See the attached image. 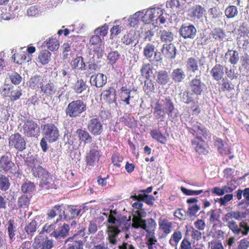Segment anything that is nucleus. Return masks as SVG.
Masks as SVG:
<instances>
[{"instance_id":"obj_1","label":"nucleus","mask_w":249,"mask_h":249,"mask_svg":"<svg viewBox=\"0 0 249 249\" xmlns=\"http://www.w3.org/2000/svg\"><path fill=\"white\" fill-rule=\"evenodd\" d=\"M107 222V239L109 244L115 246L117 244V238L118 235L122 231L125 232L128 231L129 230V225L125 220L116 219L115 216L111 214L108 216Z\"/></svg>"},{"instance_id":"obj_2","label":"nucleus","mask_w":249,"mask_h":249,"mask_svg":"<svg viewBox=\"0 0 249 249\" xmlns=\"http://www.w3.org/2000/svg\"><path fill=\"white\" fill-rule=\"evenodd\" d=\"M138 216H134L132 218V226L135 229L141 228L147 232H153L155 231L157 223L153 218L148 219L147 220L142 219V217L145 216V212H141L137 210L135 212Z\"/></svg>"},{"instance_id":"obj_3","label":"nucleus","mask_w":249,"mask_h":249,"mask_svg":"<svg viewBox=\"0 0 249 249\" xmlns=\"http://www.w3.org/2000/svg\"><path fill=\"white\" fill-rule=\"evenodd\" d=\"M87 109L86 104L81 100H74L70 102L66 107V116L71 118L80 117Z\"/></svg>"},{"instance_id":"obj_4","label":"nucleus","mask_w":249,"mask_h":249,"mask_svg":"<svg viewBox=\"0 0 249 249\" xmlns=\"http://www.w3.org/2000/svg\"><path fill=\"white\" fill-rule=\"evenodd\" d=\"M0 168L16 178H20L21 175L18 167L13 162L11 155H4L0 158Z\"/></svg>"},{"instance_id":"obj_5","label":"nucleus","mask_w":249,"mask_h":249,"mask_svg":"<svg viewBox=\"0 0 249 249\" xmlns=\"http://www.w3.org/2000/svg\"><path fill=\"white\" fill-rule=\"evenodd\" d=\"M9 146L17 150V155L26 148V142L24 137L18 133L12 134L8 139Z\"/></svg>"},{"instance_id":"obj_6","label":"nucleus","mask_w":249,"mask_h":249,"mask_svg":"<svg viewBox=\"0 0 249 249\" xmlns=\"http://www.w3.org/2000/svg\"><path fill=\"white\" fill-rule=\"evenodd\" d=\"M189 124L190 126L187 128L191 133L196 136L195 138L202 139V137L206 138L209 136V131H207L205 127L200 123L193 121L190 122Z\"/></svg>"},{"instance_id":"obj_7","label":"nucleus","mask_w":249,"mask_h":249,"mask_svg":"<svg viewBox=\"0 0 249 249\" xmlns=\"http://www.w3.org/2000/svg\"><path fill=\"white\" fill-rule=\"evenodd\" d=\"M201 75L202 72L199 71L198 73L196 74L189 82L191 91L196 95H201L206 88L205 83L201 80Z\"/></svg>"},{"instance_id":"obj_8","label":"nucleus","mask_w":249,"mask_h":249,"mask_svg":"<svg viewBox=\"0 0 249 249\" xmlns=\"http://www.w3.org/2000/svg\"><path fill=\"white\" fill-rule=\"evenodd\" d=\"M180 36L185 39H194L196 36V28L190 23L183 24L178 31Z\"/></svg>"},{"instance_id":"obj_9","label":"nucleus","mask_w":249,"mask_h":249,"mask_svg":"<svg viewBox=\"0 0 249 249\" xmlns=\"http://www.w3.org/2000/svg\"><path fill=\"white\" fill-rule=\"evenodd\" d=\"M44 137L49 142H53L57 140L59 136L58 128L53 124H47L44 126Z\"/></svg>"},{"instance_id":"obj_10","label":"nucleus","mask_w":249,"mask_h":249,"mask_svg":"<svg viewBox=\"0 0 249 249\" xmlns=\"http://www.w3.org/2000/svg\"><path fill=\"white\" fill-rule=\"evenodd\" d=\"M32 171L34 177L40 179V185L43 187L50 183L51 178L48 172L41 166L38 165L32 169Z\"/></svg>"},{"instance_id":"obj_11","label":"nucleus","mask_w":249,"mask_h":249,"mask_svg":"<svg viewBox=\"0 0 249 249\" xmlns=\"http://www.w3.org/2000/svg\"><path fill=\"white\" fill-rule=\"evenodd\" d=\"M24 134L28 137H37L40 133L38 125L33 120H27L23 125Z\"/></svg>"},{"instance_id":"obj_12","label":"nucleus","mask_w":249,"mask_h":249,"mask_svg":"<svg viewBox=\"0 0 249 249\" xmlns=\"http://www.w3.org/2000/svg\"><path fill=\"white\" fill-rule=\"evenodd\" d=\"M156 104L161 107V109L168 115L169 117L174 119L177 117L174 104L170 98H165L159 101Z\"/></svg>"},{"instance_id":"obj_13","label":"nucleus","mask_w":249,"mask_h":249,"mask_svg":"<svg viewBox=\"0 0 249 249\" xmlns=\"http://www.w3.org/2000/svg\"><path fill=\"white\" fill-rule=\"evenodd\" d=\"M108 27L106 24L101 27H99L95 30L96 35L92 36L90 40L89 43L94 46L97 47L104 45L100 36H105L107 33Z\"/></svg>"},{"instance_id":"obj_14","label":"nucleus","mask_w":249,"mask_h":249,"mask_svg":"<svg viewBox=\"0 0 249 249\" xmlns=\"http://www.w3.org/2000/svg\"><path fill=\"white\" fill-rule=\"evenodd\" d=\"M88 130L95 136L100 135L103 131V123L99 118H92L88 124Z\"/></svg>"},{"instance_id":"obj_15","label":"nucleus","mask_w":249,"mask_h":249,"mask_svg":"<svg viewBox=\"0 0 249 249\" xmlns=\"http://www.w3.org/2000/svg\"><path fill=\"white\" fill-rule=\"evenodd\" d=\"M100 155L97 149V147L91 145L90 147V150L87 153L86 156V162L89 166H93L98 163Z\"/></svg>"},{"instance_id":"obj_16","label":"nucleus","mask_w":249,"mask_h":249,"mask_svg":"<svg viewBox=\"0 0 249 249\" xmlns=\"http://www.w3.org/2000/svg\"><path fill=\"white\" fill-rule=\"evenodd\" d=\"M161 12V9L160 8H153L148 9L145 12L144 14L142 17V21L145 24H149L152 21L158 19L157 17Z\"/></svg>"},{"instance_id":"obj_17","label":"nucleus","mask_w":249,"mask_h":249,"mask_svg":"<svg viewBox=\"0 0 249 249\" xmlns=\"http://www.w3.org/2000/svg\"><path fill=\"white\" fill-rule=\"evenodd\" d=\"M81 209L76 208L74 206H68L64 207L63 206V211H64V214H62L63 221H68L79 215L81 212Z\"/></svg>"},{"instance_id":"obj_18","label":"nucleus","mask_w":249,"mask_h":249,"mask_svg":"<svg viewBox=\"0 0 249 249\" xmlns=\"http://www.w3.org/2000/svg\"><path fill=\"white\" fill-rule=\"evenodd\" d=\"M162 54L168 59H174L177 53V49L172 43L164 44L161 49Z\"/></svg>"},{"instance_id":"obj_19","label":"nucleus","mask_w":249,"mask_h":249,"mask_svg":"<svg viewBox=\"0 0 249 249\" xmlns=\"http://www.w3.org/2000/svg\"><path fill=\"white\" fill-rule=\"evenodd\" d=\"M107 82V76L101 73L92 75L90 76V83L91 85L97 88L103 87Z\"/></svg>"},{"instance_id":"obj_20","label":"nucleus","mask_w":249,"mask_h":249,"mask_svg":"<svg viewBox=\"0 0 249 249\" xmlns=\"http://www.w3.org/2000/svg\"><path fill=\"white\" fill-rule=\"evenodd\" d=\"M201 65L200 60H197L194 57L188 58L185 62L187 71L195 74L199 71V65Z\"/></svg>"},{"instance_id":"obj_21","label":"nucleus","mask_w":249,"mask_h":249,"mask_svg":"<svg viewBox=\"0 0 249 249\" xmlns=\"http://www.w3.org/2000/svg\"><path fill=\"white\" fill-rule=\"evenodd\" d=\"M70 226L67 224H64L62 226L59 227L51 233V235L55 239L65 238L69 235L70 231Z\"/></svg>"},{"instance_id":"obj_22","label":"nucleus","mask_w":249,"mask_h":249,"mask_svg":"<svg viewBox=\"0 0 249 249\" xmlns=\"http://www.w3.org/2000/svg\"><path fill=\"white\" fill-rule=\"evenodd\" d=\"M154 77L158 84L162 86L166 85L170 80L168 72L165 70L156 71Z\"/></svg>"},{"instance_id":"obj_23","label":"nucleus","mask_w":249,"mask_h":249,"mask_svg":"<svg viewBox=\"0 0 249 249\" xmlns=\"http://www.w3.org/2000/svg\"><path fill=\"white\" fill-rule=\"evenodd\" d=\"M196 152L200 154H206L208 153V147L202 139L195 138L192 141Z\"/></svg>"},{"instance_id":"obj_24","label":"nucleus","mask_w":249,"mask_h":249,"mask_svg":"<svg viewBox=\"0 0 249 249\" xmlns=\"http://www.w3.org/2000/svg\"><path fill=\"white\" fill-rule=\"evenodd\" d=\"M186 77L185 71L181 68L174 69L171 73L172 79L175 83L182 82Z\"/></svg>"},{"instance_id":"obj_25","label":"nucleus","mask_w":249,"mask_h":249,"mask_svg":"<svg viewBox=\"0 0 249 249\" xmlns=\"http://www.w3.org/2000/svg\"><path fill=\"white\" fill-rule=\"evenodd\" d=\"M38 220V218L36 217L30 222L27 223L24 227V230L26 232L28 238H31L36 231Z\"/></svg>"},{"instance_id":"obj_26","label":"nucleus","mask_w":249,"mask_h":249,"mask_svg":"<svg viewBox=\"0 0 249 249\" xmlns=\"http://www.w3.org/2000/svg\"><path fill=\"white\" fill-rule=\"evenodd\" d=\"M64 211H63L62 205H56L48 211L47 215L50 218H54L56 215H58V218L56 221V222H58L59 221H63L62 214H64Z\"/></svg>"},{"instance_id":"obj_27","label":"nucleus","mask_w":249,"mask_h":249,"mask_svg":"<svg viewBox=\"0 0 249 249\" xmlns=\"http://www.w3.org/2000/svg\"><path fill=\"white\" fill-rule=\"evenodd\" d=\"M69 243L68 246L73 249H82L83 246V242L78 239L77 235L74 234L71 237H70L65 240V244Z\"/></svg>"},{"instance_id":"obj_28","label":"nucleus","mask_w":249,"mask_h":249,"mask_svg":"<svg viewBox=\"0 0 249 249\" xmlns=\"http://www.w3.org/2000/svg\"><path fill=\"white\" fill-rule=\"evenodd\" d=\"M213 79L216 81H219L223 78L224 75V67L220 64H216L210 71Z\"/></svg>"},{"instance_id":"obj_29","label":"nucleus","mask_w":249,"mask_h":249,"mask_svg":"<svg viewBox=\"0 0 249 249\" xmlns=\"http://www.w3.org/2000/svg\"><path fill=\"white\" fill-rule=\"evenodd\" d=\"M159 34L161 41L165 44L170 43L174 40V35L169 30H160Z\"/></svg>"},{"instance_id":"obj_30","label":"nucleus","mask_w":249,"mask_h":249,"mask_svg":"<svg viewBox=\"0 0 249 249\" xmlns=\"http://www.w3.org/2000/svg\"><path fill=\"white\" fill-rule=\"evenodd\" d=\"M79 140L85 144L90 143L92 141V138L89 133L85 129H78L76 131Z\"/></svg>"},{"instance_id":"obj_31","label":"nucleus","mask_w":249,"mask_h":249,"mask_svg":"<svg viewBox=\"0 0 249 249\" xmlns=\"http://www.w3.org/2000/svg\"><path fill=\"white\" fill-rule=\"evenodd\" d=\"M194 94H195L193 92H191L188 90H183L182 89L178 93V96L180 101L185 104H189L194 100Z\"/></svg>"},{"instance_id":"obj_32","label":"nucleus","mask_w":249,"mask_h":249,"mask_svg":"<svg viewBox=\"0 0 249 249\" xmlns=\"http://www.w3.org/2000/svg\"><path fill=\"white\" fill-rule=\"evenodd\" d=\"M249 231V226L247 223L242 221L237 224L234 223V235H239L241 233L242 235H247Z\"/></svg>"},{"instance_id":"obj_33","label":"nucleus","mask_w":249,"mask_h":249,"mask_svg":"<svg viewBox=\"0 0 249 249\" xmlns=\"http://www.w3.org/2000/svg\"><path fill=\"white\" fill-rule=\"evenodd\" d=\"M32 196L30 194H23L18 199V208L25 209L28 207L30 203Z\"/></svg>"},{"instance_id":"obj_34","label":"nucleus","mask_w":249,"mask_h":249,"mask_svg":"<svg viewBox=\"0 0 249 249\" xmlns=\"http://www.w3.org/2000/svg\"><path fill=\"white\" fill-rule=\"evenodd\" d=\"M88 87L86 82L81 79L75 82L73 87V89L77 94H81L85 91Z\"/></svg>"},{"instance_id":"obj_35","label":"nucleus","mask_w":249,"mask_h":249,"mask_svg":"<svg viewBox=\"0 0 249 249\" xmlns=\"http://www.w3.org/2000/svg\"><path fill=\"white\" fill-rule=\"evenodd\" d=\"M116 90L112 88L103 91L102 94L104 99L106 100L109 104L116 101Z\"/></svg>"},{"instance_id":"obj_36","label":"nucleus","mask_w":249,"mask_h":249,"mask_svg":"<svg viewBox=\"0 0 249 249\" xmlns=\"http://www.w3.org/2000/svg\"><path fill=\"white\" fill-rule=\"evenodd\" d=\"M71 66L73 69L83 70L85 69L86 65L82 56L77 57L72 60L70 63Z\"/></svg>"},{"instance_id":"obj_37","label":"nucleus","mask_w":249,"mask_h":249,"mask_svg":"<svg viewBox=\"0 0 249 249\" xmlns=\"http://www.w3.org/2000/svg\"><path fill=\"white\" fill-rule=\"evenodd\" d=\"M155 51V46L151 43H148L143 49V55L151 61Z\"/></svg>"},{"instance_id":"obj_38","label":"nucleus","mask_w":249,"mask_h":249,"mask_svg":"<svg viewBox=\"0 0 249 249\" xmlns=\"http://www.w3.org/2000/svg\"><path fill=\"white\" fill-rule=\"evenodd\" d=\"M42 81L43 79L41 76L35 75L31 77L29 81V86L33 89H35L36 87L41 88Z\"/></svg>"},{"instance_id":"obj_39","label":"nucleus","mask_w":249,"mask_h":249,"mask_svg":"<svg viewBox=\"0 0 249 249\" xmlns=\"http://www.w3.org/2000/svg\"><path fill=\"white\" fill-rule=\"evenodd\" d=\"M205 10L200 5H196L193 7L190 11V15L192 17L199 19L203 17Z\"/></svg>"},{"instance_id":"obj_40","label":"nucleus","mask_w":249,"mask_h":249,"mask_svg":"<svg viewBox=\"0 0 249 249\" xmlns=\"http://www.w3.org/2000/svg\"><path fill=\"white\" fill-rule=\"evenodd\" d=\"M43 45L47 47L51 51L57 50L59 48V44L56 38H49L44 42Z\"/></svg>"},{"instance_id":"obj_41","label":"nucleus","mask_w":249,"mask_h":249,"mask_svg":"<svg viewBox=\"0 0 249 249\" xmlns=\"http://www.w3.org/2000/svg\"><path fill=\"white\" fill-rule=\"evenodd\" d=\"M160 229L166 234L170 233L172 231V223L168 220L163 219L159 222Z\"/></svg>"},{"instance_id":"obj_42","label":"nucleus","mask_w":249,"mask_h":249,"mask_svg":"<svg viewBox=\"0 0 249 249\" xmlns=\"http://www.w3.org/2000/svg\"><path fill=\"white\" fill-rule=\"evenodd\" d=\"M41 91L46 95H52L55 93L56 88L53 83H48L41 87Z\"/></svg>"},{"instance_id":"obj_43","label":"nucleus","mask_w":249,"mask_h":249,"mask_svg":"<svg viewBox=\"0 0 249 249\" xmlns=\"http://www.w3.org/2000/svg\"><path fill=\"white\" fill-rule=\"evenodd\" d=\"M35 189V185L34 183L30 181H25L21 185V190L25 194H29L33 192Z\"/></svg>"},{"instance_id":"obj_44","label":"nucleus","mask_w":249,"mask_h":249,"mask_svg":"<svg viewBox=\"0 0 249 249\" xmlns=\"http://www.w3.org/2000/svg\"><path fill=\"white\" fill-rule=\"evenodd\" d=\"M51 53L48 50L41 51L38 55L39 62L43 65L48 64L51 59Z\"/></svg>"},{"instance_id":"obj_45","label":"nucleus","mask_w":249,"mask_h":249,"mask_svg":"<svg viewBox=\"0 0 249 249\" xmlns=\"http://www.w3.org/2000/svg\"><path fill=\"white\" fill-rule=\"evenodd\" d=\"M135 37L133 34H127L124 36L122 41L125 45L135 46L137 43V42H135Z\"/></svg>"},{"instance_id":"obj_46","label":"nucleus","mask_w":249,"mask_h":249,"mask_svg":"<svg viewBox=\"0 0 249 249\" xmlns=\"http://www.w3.org/2000/svg\"><path fill=\"white\" fill-rule=\"evenodd\" d=\"M165 112L157 104L154 108L153 115L159 121H163L166 117Z\"/></svg>"},{"instance_id":"obj_47","label":"nucleus","mask_w":249,"mask_h":249,"mask_svg":"<svg viewBox=\"0 0 249 249\" xmlns=\"http://www.w3.org/2000/svg\"><path fill=\"white\" fill-rule=\"evenodd\" d=\"M150 134L153 139L161 143L164 144L167 141L165 137L164 136L161 132H159L157 130L154 129L151 130Z\"/></svg>"},{"instance_id":"obj_48","label":"nucleus","mask_w":249,"mask_h":249,"mask_svg":"<svg viewBox=\"0 0 249 249\" xmlns=\"http://www.w3.org/2000/svg\"><path fill=\"white\" fill-rule=\"evenodd\" d=\"M144 11V10L138 11L130 17L129 20V24L131 26L135 27L137 25L138 22L140 19V16L142 17L143 16Z\"/></svg>"},{"instance_id":"obj_49","label":"nucleus","mask_w":249,"mask_h":249,"mask_svg":"<svg viewBox=\"0 0 249 249\" xmlns=\"http://www.w3.org/2000/svg\"><path fill=\"white\" fill-rule=\"evenodd\" d=\"M140 71L142 76H144L145 79L150 78L152 70L151 68L150 64H143L141 69Z\"/></svg>"},{"instance_id":"obj_50","label":"nucleus","mask_w":249,"mask_h":249,"mask_svg":"<svg viewBox=\"0 0 249 249\" xmlns=\"http://www.w3.org/2000/svg\"><path fill=\"white\" fill-rule=\"evenodd\" d=\"M10 183L8 177L3 175H0V190L3 191H7L10 187Z\"/></svg>"},{"instance_id":"obj_51","label":"nucleus","mask_w":249,"mask_h":249,"mask_svg":"<svg viewBox=\"0 0 249 249\" xmlns=\"http://www.w3.org/2000/svg\"><path fill=\"white\" fill-rule=\"evenodd\" d=\"M22 90L19 87H12L10 98L12 101H16L19 99L22 95Z\"/></svg>"},{"instance_id":"obj_52","label":"nucleus","mask_w":249,"mask_h":249,"mask_svg":"<svg viewBox=\"0 0 249 249\" xmlns=\"http://www.w3.org/2000/svg\"><path fill=\"white\" fill-rule=\"evenodd\" d=\"M156 30L155 29H150L142 32L141 36L142 37L145 41H152L154 36L155 35Z\"/></svg>"},{"instance_id":"obj_53","label":"nucleus","mask_w":249,"mask_h":249,"mask_svg":"<svg viewBox=\"0 0 249 249\" xmlns=\"http://www.w3.org/2000/svg\"><path fill=\"white\" fill-rule=\"evenodd\" d=\"M136 95V89L130 90L127 92H125V94L122 95V101L125 103L126 105H129L130 104V100L131 98H134Z\"/></svg>"},{"instance_id":"obj_54","label":"nucleus","mask_w":249,"mask_h":249,"mask_svg":"<svg viewBox=\"0 0 249 249\" xmlns=\"http://www.w3.org/2000/svg\"><path fill=\"white\" fill-rule=\"evenodd\" d=\"M15 221L13 219H10L8 222V235L9 236V238L10 240H13V239H15V232L16 231L15 229L16 227L15 226Z\"/></svg>"},{"instance_id":"obj_55","label":"nucleus","mask_w":249,"mask_h":249,"mask_svg":"<svg viewBox=\"0 0 249 249\" xmlns=\"http://www.w3.org/2000/svg\"><path fill=\"white\" fill-rule=\"evenodd\" d=\"M143 90L146 93H148L150 92H154L155 90V87L153 81L149 79H146L144 82V86Z\"/></svg>"},{"instance_id":"obj_56","label":"nucleus","mask_w":249,"mask_h":249,"mask_svg":"<svg viewBox=\"0 0 249 249\" xmlns=\"http://www.w3.org/2000/svg\"><path fill=\"white\" fill-rule=\"evenodd\" d=\"M233 213L232 212L227 213L223 218V221L233 232Z\"/></svg>"},{"instance_id":"obj_57","label":"nucleus","mask_w":249,"mask_h":249,"mask_svg":"<svg viewBox=\"0 0 249 249\" xmlns=\"http://www.w3.org/2000/svg\"><path fill=\"white\" fill-rule=\"evenodd\" d=\"M120 56V54L117 51H112L110 52L107 56L108 63L111 65L115 64Z\"/></svg>"},{"instance_id":"obj_58","label":"nucleus","mask_w":249,"mask_h":249,"mask_svg":"<svg viewBox=\"0 0 249 249\" xmlns=\"http://www.w3.org/2000/svg\"><path fill=\"white\" fill-rule=\"evenodd\" d=\"M139 197H140V201L144 202L148 205H153L155 198L153 196L139 193Z\"/></svg>"},{"instance_id":"obj_59","label":"nucleus","mask_w":249,"mask_h":249,"mask_svg":"<svg viewBox=\"0 0 249 249\" xmlns=\"http://www.w3.org/2000/svg\"><path fill=\"white\" fill-rule=\"evenodd\" d=\"M225 72L228 77L231 79V81L225 82L224 83V87L228 90L232 89H233V85L231 83V81L233 78V72L231 69L230 70L226 69Z\"/></svg>"},{"instance_id":"obj_60","label":"nucleus","mask_w":249,"mask_h":249,"mask_svg":"<svg viewBox=\"0 0 249 249\" xmlns=\"http://www.w3.org/2000/svg\"><path fill=\"white\" fill-rule=\"evenodd\" d=\"M211 35L213 38L219 40H222L225 36L224 32L221 28L214 29L211 33Z\"/></svg>"},{"instance_id":"obj_61","label":"nucleus","mask_w":249,"mask_h":249,"mask_svg":"<svg viewBox=\"0 0 249 249\" xmlns=\"http://www.w3.org/2000/svg\"><path fill=\"white\" fill-rule=\"evenodd\" d=\"M242 196L245 198V200L249 202V188H246L244 190L239 189L237 191L236 197L238 200L242 198Z\"/></svg>"},{"instance_id":"obj_62","label":"nucleus","mask_w":249,"mask_h":249,"mask_svg":"<svg viewBox=\"0 0 249 249\" xmlns=\"http://www.w3.org/2000/svg\"><path fill=\"white\" fill-rule=\"evenodd\" d=\"M26 163L28 166L32 167L33 169L35 167L39 165V161L35 156H31L27 158Z\"/></svg>"},{"instance_id":"obj_63","label":"nucleus","mask_w":249,"mask_h":249,"mask_svg":"<svg viewBox=\"0 0 249 249\" xmlns=\"http://www.w3.org/2000/svg\"><path fill=\"white\" fill-rule=\"evenodd\" d=\"M93 52L95 55L93 57V59L96 57L97 59H101L103 56L104 53V45L100 46L97 47H94L93 48Z\"/></svg>"},{"instance_id":"obj_64","label":"nucleus","mask_w":249,"mask_h":249,"mask_svg":"<svg viewBox=\"0 0 249 249\" xmlns=\"http://www.w3.org/2000/svg\"><path fill=\"white\" fill-rule=\"evenodd\" d=\"M124 158L120 156L118 154H114L112 157V162L114 166L119 168L122 166Z\"/></svg>"}]
</instances>
